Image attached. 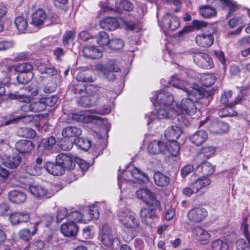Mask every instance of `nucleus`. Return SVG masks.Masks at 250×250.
Returning <instances> with one entry per match:
<instances>
[{"instance_id":"nucleus-1","label":"nucleus","mask_w":250,"mask_h":250,"mask_svg":"<svg viewBox=\"0 0 250 250\" xmlns=\"http://www.w3.org/2000/svg\"><path fill=\"white\" fill-rule=\"evenodd\" d=\"M99 239L105 247L112 250L120 247V241L115 230L107 224H104L99 229Z\"/></svg>"},{"instance_id":"nucleus-2","label":"nucleus","mask_w":250,"mask_h":250,"mask_svg":"<svg viewBox=\"0 0 250 250\" xmlns=\"http://www.w3.org/2000/svg\"><path fill=\"white\" fill-rule=\"evenodd\" d=\"M118 215L119 222L127 229H136L140 225L137 215L127 208L119 210Z\"/></svg>"},{"instance_id":"nucleus-3","label":"nucleus","mask_w":250,"mask_h":250,"mask_svg":"<svg viewBox=\"0 0 250 250\" xmlns=\"http://www.w3.org/2000/svg\"><path fill=\"white\" fill-rule=\"evenodd\" d=\"M160 107L157 112V114L152 112L146 116L147 119V125H149L155 118L164 119L166 118L173 119L179 115V112L176 110L171 108L170 106L164 107L160 105Z\"/></svg>"},{"instance_id":"nucleus-4","label":"nucleus","mask_w":250,"mask_h":250,"mask_svg":"<svg viewBox=\"0 0 250 250\" xmlns=\"http://www.w3.org/2000/svg\"><path fill=\"white\" fill-rule=\"evenodd\" d=\"M216 29L212 25L208 26V30L204 31V33L197 35L195 37L197 44L203 47H208L214 42V35L216 33Z\"/></svg>"},{"instance_id":"nucleus-5","label":"nucleus","mask_w":250,"mask_h":250,"mask_svg":"<svg viewBox=\"0 0 250 250\" xmlns=\"http://www.w3.org/2000/svg\"><path fill=\"white\" fill-rule=\"evenodd\" d=\"M177 111L180 113H185L189 115H194L197 111L195 102L188 97L183 98L180 103L176 104Z\"/></svg>"},{"instance_id":"nucleus-6","label":"nucleus","mask_w":250,"mask_h":250,"mask_svg":"<svg viewBox=\"0 0 250 250\" xmlns=\"http://www.w3.org/2000/svg\"><path fill=\"white\" fill-rule=\"evenodd\" d=\"M150 100L153 104L156 101L159 105L164 107L171 106L174 102L173 96L165 90L156 92L154 96L150 98Z\"/></svg>"},{"instance_id":"nucleus-7","label":"nucleus","mask_w":250,"mask_h":250,"mask_svg":"<svg viewBox=\"0 0 250 250\" xmlns=\"http://www.w3.org/2000/svg\"><path fill=\"white\" fill-rule=\"evenodd\" d=\"M147 208H143L140 211V216L145 220L148 222L149 219H153L156 217L157 209L161 210L160 202L158 200H154L150 204H146Z\"/></svg>"},{"instance_id":"nucleus-8","label":"nucleus","mask_w":250,"mask_h":250,"mask_svg":"<svg viewBox=\"0 0 250 250\" xmlns=\"http://www.w3.org/2000/svg\"><path fill=\"white\" fill-rule=\"evenodd\" d=\"M193 59L194 62L201 68L208 69L213 66L212 58L205 53L193 52Z\"/></svg>"},{"instance_id":"nucleus-9","label":"nucleus","mask_w":250,"mask_h":250,"mask_svg":"<svg viewBox=\"0 0 250 250\" xmlns=\"http://www.w3.org/2000/svg\"><path fill=\"white\" fill-rule=\"evenodd\" d=\"M245 101L246 98L244 97H237L234 102H230L228 104H225V106L218 111L219 116L221 117H224L237 115V112L235 110V104L238 103L242 104H246Z\"/></svg>"},{"instance_id":"nucleus-10","label":"nucleus","mask_w":250,"mask_h":250,"mask_svg":"<svg viewBox=\"0 0 250 250\" xmlns=\"http://www.w3.org/2000/svg\"><path fill=\"white\" fill-rule=\"evenodd\" d=\"M28 188L31 194L40 199L49 198L53 195L51 190L39 184L30 185Z\"/></svg>"},{"instance_id":"nucleus-11","label":"nucleus","mask_w":250,"mask_h":250,"mask_svg":"<svg viewBox=\"0 0 250 250\" xmlns=\"http://www.w3.org/2000/svg\"><path fill=\"white\" fill-rule=\"evenodd\" d=\"M147 150L151 154H164L167 150V144L161 140H154L149 143Z\"/></svg>"},{"instance_id":"nucleus-12","label":"nucleus","mask_w":250,"mask_h":250,"mask_svg":"<svg viewBox=\"0 0 250 250\" xmlns=\"http://www.w3.org/2000/svg\"><path fill=\"white\" fill-rule=\"evenodd\" d=\"M180 26V22L177 17L167 13L163 18L162 26L167 30L174 31Z\"/></svg>"},{"instance_id":"nucleus-13","label":"nucleus","mask_w":250,"mask_h":250,"mask_svg":"<svg viewBox=\"0 0 250 250\" xmlns=\"http://www.w3.org/2000/svg\"><path fill=\"white\" fill-rule=\"evenodd\" d=\"M35 147V145L30 140H20L16 142L15 144V148L19 154L23 156L29 155Z\"/></svg>"},{"instance_id":"nucleus-14","label":"nucleus","mask_w":250,"mask_h":250,"mask_svg":"<svg viewBox=\"0 0 250 250\" xmlns=\"http://www.w3.org/2000/svg\"><path fill=\"white\" fill-rule=\"evenodd\" d=\"M208 215L206 209L203 208H195L191 209L188 213V219L195 223H198L204 220Z\"/></svg>"},{"instance_id":"nucleus-15","label":"nucleus","mask_w":250,"mask_h":250,"mask_svg":"<svg viewBox=\"0 0 250 250\" xmlns=\"http://www.w3.org/2000/svg\"><path fill=\"white\" fill-rule=\"evenodd\" d=\"M77 157L72 155H67L63 153L59 154L56 157V162L58 164H61L63 168L68 169H73L75 167V159Z\"/></svg>"},{"instance_id":"nucleus-16","label":"nucleus","mask_w":250,"mask_h":250,"mask_svg":"<svg viewBox=\"0 0 250 250\" xmlns=\"http://www.w3.org/2000/svg\"><path fill=\"white\" fill-rule=\"evenodd\" d=\"M211 25L207 22L199 20H193L191 22V24L186 26L181 31L179 32L180 35H183L185 33L193 32L195 30H202L205 28V31L208 30V26Z\"/></svg>"},{"instance_id":"nucleus-17","label":"nucleus","mask_w":250,"mask_h":250,"mask_svg":"<svg viewBox=\"0 0 250 250\" xmlns=\"http://www.w3.org/2000/svg\"><path fill=\"white\" fill-rule=\"evenodd\" d=\"M248 228V225L244 222L242 229L247 242L243 239H239L236 242V250H250V234Z\"/></svg>"},{"instance_id":"nucleus-18","label":"nucleus","mask_w":250,"mask_h":250,"mask_svg":"<svg viewBox=\"0 0 250 250\" xmlns=\"http://www.w3.org/2000/svg\"><path fill=\"white\" fill-rule=\"evenodd\" d=\"M136 197L146 204H150L154 200H157L154 194L147 188H142L136 191Z\"/></svg>"},{"instance_id":"nucleus-19","label":"nucleus","mask_w":250,"mask_h":250,"mask_svg":"<svg viewBox=\"0 0 250 250\" xmlns=\"http://www.w3.org/2000/svg\"><path fill=\"white\" fill-rule=\"evenodd\" d=\"M56 143L54 137L43 139L38 146V150L42 153L47 154L51 152Z\"/></svg>"},{"instance_id":"nucleus-20","label":"nucleus","mask_w":250,"mask_h":250,"mask_svg":"<svg viewBox=\"0 0 250 250\" xmlns=\"http://www.w3.org/2000/svg\"><path fill=\"white\" fill-rule=\"evenodd\" d=\"M62 232L66 236H75L78 231V227L76 223L72 221H67L61 225Z\"/></svg>"},{"instance_id":"nucleus-21","label":"nucleus","mask_w":250,"mask_h":250,"mask_svg":"<svg viewBox=\"0 0 250 250\" xmlns=\"http://www.w3.org/2000/svg\"><path fill=\"white\" fill-rule=\"evenodd\" d=\"M193 235L195 239L202 245L207 244L210 238V234L207 230L199 227L194 229Z\"/></svg>"},{"instance_id":"nucleus-22","label":"nucleus","mask_w":250,"mask_h":250,"mask_svg":"<svg viewBox=\"0 0 250 250\" xmlns=\"http://www.w3.org/2000/svg\"><path fill=\"white\" fill-rule=\"evenodd\" d=\"M47 16L45 12L42 9H40L32 14V22L34 26L42 27L46 21Z\"/></svg>"},{"instance_id":"nucleus-23","label":"nucleus","mask_w":250,"mask_h":250,"mask_svg":"<svg viewBox=\"0 0 250 250\" xmlns=\"http://www.w3.org/2000/svg\"><path fill=\"white\" fill-rule=\"evenodd\" d=\"M215 152V149L212 146H206L203 147L195 158V161L197 163H200L201 160L206 161L213 155Z\"/></svg>"},{"instance_id":"nucleus-24","label":"nucleus","mask_w":250,"mask_h":250,"mask_svg":"<svg viewBox=\"0 0 250 250\" xmlns=\"http://www.w3.org/2000/svg\"><path fill=\"white\" fill-rule=\"evenodd\" d=\"M182 131L177 126H171L167 127L165 132L166 138L168 142L176 141L182 134Z\"/></svg>"},{"instance_id":"nucleus-25","label":"nucleus","mask_w":250,"mask_h":250,"mask_svg":"<svg viewBox=\"0 0 250 250\" xmlns=\"http://www.w3.org/2000/svg\"><path fill=\"white\" fill-rule=\"evenodd\" d=\"M21 162V157L20 154H13L6 157L2 162L4 166L10 168H14L18 167Z\"/></svg>"},{"instance_id":"nucleus-26","label":"nucleus","mask_w":250,"mask_h":250,"mask_svg":"<svg viewBox=\"0 0 250 250\" xmlns=\"http://www.w3.org/2000/svg\"><path fill=\"white\" fill-rule=\"evenodd\" d=\"M97 68L101 70L103 76L109 81L113 80L115 78V76L114 74V72H118L121 70L119 67L112 65L104 67L102 65H99L97 66Z\"/></svg>"},{"instance_id":"nucleus-27","label":"nucleus","mask_w":250,"mask_h":250,"mask_svg":"<svg viewBox=\"0 0 250 250\" xmlns=\"http://www.w3.org/2000/svg\"><path fill=\"white\" fill-rule=\"evenodd\" d=\"M83 52L85 57L93 59L100 58L102 56L101 50L95 46H85L83 49Z\"/></svg>"},{"instance_id":"nucleus-28","label":"nucleus","mask_w":250,"mask_h":250,"mask_svg":"<svg viewBox=\"0 0 250 250\" xmlns=\"http://www.w3.org/2000/svg\"><path fill=\"white\" fill-rule=\"evenodd\" d=\"M229 129L228 124L221 121L213 122L210 127V131L216 134L226 133L229 131Z\"/></svg>"},{"instance_id":"nucleus-29","label":"nucleus","mask_w":250,"mask_h":250,"mask_svg":"<svg viewBox=\"0 0 250 250\" xmlns=\"http://www.w3.org/2000/svg\"><path fill=\"white\" fill-rule=\"evenodd\" d=\"M44 169L46 170L49 173L57 176L62 175L65 171L63 167L61 164H58L56 162V164H54L51 162H47L44 166Z\"/></svg>"},{"instance_id":"nucleus-30","label":"nucleus","mask_w":250,"mask_h":250,"mask_svg":"<svg viewBox=\"0 0 250 250\" xmlns=\"http://www.w3.org/2000/svg\"><path fill=\"white\" fill-rule=\"evenodd\" d=\"M119 25V22L116 18L112 17H107L100 22L101 28L108 30H114Z\"/></svg>"},{"instance_id":"nucleus-31","label":"nucleus","mask_w":250,"mask_h":250,"mask_svg":"<svg viewBox=\"0 0 250 250\" xmlns=\"http://www.w3.org/2000/svg\"><path fill=\"white\" fill-rule=\"evenodd\" d=\"M90 89L92 93L93 94L94 93V97L96 95L97 96H99V99L102 95L103 96H104L109 100L115 97V94L113 91L105 90L101 87H98L96 85H91L90 86Z\"/></svg>"},{"instance_id":"nucleus-32","label":"nucleus","mask_w":250,"mask_h":250,"mask_svg":"<svg viewBox=\"0 0 250 250\" xmlns=\"http://www.w3.org/2000/svg\"><path fill=\"white\" fill-rule=\"evenodd\" d=\"M207 139V133L204 130L197 131L189 138L190 141L197 146L202 145Z\"/></svg>"},{"instance_id":"nucleus-33","label":"nucleus","mask_w":250,"mask_h":250,"mask_svg":"<svg viewBox=\"0 0 250 250\" xmlns=\"http://www.w3.org/2000/svg\"><path fill=\"white\" fill-rule=\"evenodd\" d=\"M8 197L10 201L15 204H21L26 199V194L22 191L13 190L8 193Z\"/></svg>"},{"instance_id":"nucleus-34","label":"nucleus","mask_w":250,"mask_h":250,"mask_svg":"<svg viewBox=\"0 0 250 250\" xmlns=\"http://www.w3.org/2000/svg\"><path fill=\"white\" fill-rule=\"evenodd\" d=\"M200 165L197 167L195 171H198L203 175H210L214 172V167L210 163L205 161L201 160Z\"/></svg>"},{"instance_id":"nucleus-35","label":"nucleus","mask_w":250,"mask_h":250,"mask_svg":"<svg viewBox=\"0 0 250 250\" xmlns=\"http://www.w3.org/2000/svg\"><path fill=\"white\" fill-rule=\"evenodd\" d=\"M90 92L91 95L90 96H85L82 97L78 101V103L81 106L83 107H90L93 105L95 103L94 100L96 101L99 100V96H97V95H95L94 97V94L92 93L91 91L90 87L89 88Z\"/></svg>"},{"instance_id":"nucleus-36","label":"nucleus","mask_w":250,"mask_h":250,"mask_svg":"<svg viewBox=\"0 0 250 250\" xmlns=\"http://www.w3.org/2000/svg\"><path fill=\"white\" fill-rule=\"evenodd\" d=\"M82 130L77 127L68 126L64 127L62 132L63 137L64 138L78 137L82 134Z\"/></svg>"},{"instance_id":"nucleus-37","label":"nucleus","mask_w":250,"mask_h":250,"mask_svg":"<svg viewBox=\"0 0 250 250\" xmlns=\"http://www.w3.org/2000/svg\"><path fill=\"white\" fill-rule=\"evenodd\" d=\"M153 179L155 184L161 187H166L169 183V178L159 171L154 173Z\"/></svg>"},{"instance_id":"nucleus-38","label":"nucleus","mask_w":250,"mask_h":250,"mask_svg":"<svg viewBox=\"0 0 250 250\" xmlns=\"http://www.w3.org/2000/svg\"><path fill=\"white\" fill-rule=\"evenodd\" d=\"M131 175L136 180V182L146 183L149 181L147 175L136 167L132 169Z\"/></svg>"},{"instance_id":"nucleus-39","label":"nucleus","mask_w":250,"mask_h":250,"mask_svg":"<svg viewBox=\"0 0 250 250\" xmlns=\"http://www.w3.org/2000/svg\"><path fill=\"white\" fill-rule=\"evenodd\" d=\"M186 93L187 94L188 97L192 99L195 103L197 102L198 100L202 99L205 96V93L203 89L193 87H192L189 90L187 89Z\"/></svg>"},{"instance_id":"nucleus-40","label":"nucleus","mask_w":250,"mask_h":250,"mask_svg":"<svg viewBox=\"0 0 250 250\" xmlns=\"http://www.w3.org/2000/svg\"><path fill=\"white\" fill-rule=\"evenodd\" d=\"M116 11L120 13L123 10L130 11L133 9V4L127 0H116Z\"/></svg>"},{"instance_id":"nucleus-41","label":"nucleus","mask_w":250,"mask_h":250,"mask_svg":"<svg viewBox=\"0 0 250 250\" xmlns=\"http://www.w3.org/2000/svg\"><path fill=\"white\" fill-rule=\"evenodd\" d=\"M76 79L82 82H92L94 81V78L92 76V71H83L78 73Z\"/></svg>"},{"instance_id":"nucleus-42","label":"nucleus","mask_w":250,"mask_h":250,"mask_svg":"<svg viewBox=\"0 0 250 250\" xmlns=\"http://www.w3.org/2000/svg\"><path fill=\"white\" fill-rule=\"evenodd\" d=\"M15 25L20 33H23L27 28L28 23L23 17L19 16L15 20Z\"/></svg>"},{"instance_id":"nucleus-43","label":"nucleus","mask_w":250,"mask_h":250,"mask_svg":"<svg viewBox=\"0 0 250 250\" xmlns=\"http://www.w3.org/2000/svg\"><path fill=\"white\" fill-rule=\"evenodd\" d=\"M72 118L80 122L85 123H90L92 121V116L89 115L87 112H81L80 113L73 115Z\"/></svg>"},{"instance_id":"nucleus-44","label":"nucleus","mask_w":250,"mask_h":250,"mask_svg":"<svg viewBox=\"0 0 250 250\" xmlns=\"http://www.w3.org/2000/svg\"><path fill=\"white\" fill-rule=\"evenodd\" d=\"M216 80V76L210 74H204L201 77L202 83L206 87L212 85Z\"/></svg>"},{"instance_id":"nucleus-45","label":"nucleus","mask_w":250,"mask_h":250,"mask_svg":"<svg viewBox=\"0 0 250 250\" xmlns=\"http://www.w3.org/2000/svg\"><path fill=\"white\" fill-rule=\"evenodd\" d=\"M110 41L109 35L104 31L99 32L96 37L97 43L101 46L108 45Z\"/></svg>"},{"instance_id":"nucleus-46","label":"nucleus","mask_w":250,"mask_h":250,"mask_svg":"<svg viewBox=\"0 0 250 250\" xmlns=\"http://www.w3.org/2000/svg\"><path fill=\"white\" fill-rule=\"evenodd\" d=\"M75 143L79 148L85 151L89 149L91 145L90 141L87 138H77Z\"/></svg>"},{"instance_id":"nucleus-47","label":"nucleus","mask_w":250,"mask_h":250,"mask_svg":"<svg viewBox=\"0 0 250 250\" xmlns=\"http://www.w3.org/2000/svg\"><path fill=\"white\" fill-rule=\"evenodd\" d=\"M8 97L12 100H18L21 102L29 103L31 102V97L25 95L24 94H20L18 92L14 93H9Z\"/></svg>"},{"instance_id":"nucleus-48","label":"nucleus","mask_w":250,"mask_h":250,"mask_svg":"<svg viewBox=\"0 0 250 250\" xmlns=\"http://www.w3.org/2000/svg\"><path fill=\"white\" fill-rule=\"evenodd\" d=\"M212 250H229L228 243L221 239H216L211 243Z\"/></svg>"},{"instance_id":"nucleus-49","label":"nucleus","mask_w":250,"mask_h":250,"mask_svg":"<svg viewBox=\"0 0 250 250\" xmlns=\"http://www.w3.org/2000/svg\"><path fill=\"white\" fill-rule=\"evenodd\" d=\"M33 68L31 63L28 62H23L17 65L15 67V71L21 73L26 74L31 72Z\"/></svg>"},{"instance_id":"nucleus-50","label":"nucleus","mask_w":250,"mask_h":250,"mask_svg":"<svg viewBox=\"0 0 250 250\" xmlns=\"http://www.w3.org/2000/svg\"><path fill=\"white\" fill-rule=\"evenodd\" d=\"M180 149L179 144L176 141L168 142L167 152H169L171 155L177 156L179 154Z\"/></svg>"},{"instance_id":"nucleus-51","label":"nucleus","mask_w":250,"mask_h":250,"mask_svg":"<svg viewBox=\"0 0 250 250\" xmlns=\"http://www.w3.org/2000/svg\"><path fill=\"white\" fill-rule=\"evenodd\" d=\"M169 83L173 87L182 90L184 92H186L187 91V87L184 84L185 83V82L183 80H179L176 76L171 77Z\"/></svg>"},{"instance_id":"nucleus-52","label":"nucleus","mask_w":250,"mask_h":250,"mask_svg":"<svg viewBox=\"0 0 250 250\" xmlns=\"http://www.w3.org/2000/svg\"><path fill=\"white\" fill-rule=\"evenodd\" d=\"M39 223H37V224H35L34 225V230L33 231H31L28 229H24L21 230L19 232L20 237L23 240H28L34 234L36 233L37 230V225Z\"/></svg>"},{"instance_id":"nucleus-53","label":"nucleus","mask_w":250,"mask_h":250,"mask_svg":"<svg viewBox=\"0 0 250 250\" xmlns=\"http://www.w3.org/2000/svg\"><path fill=\"white\" fill-rule=\"evenodd\" d=\"M31 112H39L45 110V106L42 99L30 103Z\"/></svg>"},{"instance_id":"nucleus-54","label":"nucleus","mask_w":250,"mask_h":250,"mask_svg":"<svg viewBox=\"0 0 250 250\" xmlns=\"http://www.w3.org/2000/svg\"><path fill=\"white\" fill-rule=\"evenodd\" d=\"M200 13L205 18H210L215 15L216 10L208 5H205L200 8Z\"/></svg>"},{"instance_id":"nucleus-55","label":"nucleus","mask_w":250,"mask_h":250,"mask_svg":"<svg viewBox=\"0 0 250 250\" xmlns=\"http://www.w3.org/2000/svg\"><path fill=\"white\" fill-rule=\"evenodd\" d=\"M42 168L36 165H30L27 166L25 170L31 175L37 176L42 173Z\"/></svg>"},{"instance_id":"nucleus-56","label":"nucleus","mask_w":250,"mask_h":250,"mask_svg":"<svg viewBox=\"0 0 250 250\" xmlns=\"http://www.w3.org/2000/svg\"><path fill=\"white\" fill-rule=\"evenodd\" d=\"M124 46L123 41L120 39H114L110 40L108 47L113 50H119L122 49Z\"/></svg>"},{"instance_id":"nucleus-57","label":"nucleus","mask_w":250,"mask_h":250,"mask_svg":"<svg viewBox=\"0 0 250 250\" xmlns=\"http://www.w3.org/2000/svg\"><path fill=\"white\" fill-rule=\"evenodd\" d=\"M67 220L69 221L82 223V213L78 211L70 212L67 216Z\"/></svg>"},{"instance_id":"nucleus-58","label":"nucleus","mask_w":250,"mask_h":250,"mask_svg":"<svg viewBox=\"0 0 250 250\" xmlns=\"http://www.w3.org/2000/svg\"><path fill=\"white\" fill-rule=\"evenodd\" d=\"M15 42L13 41H2L0 42V51H5L13 48Z\"/></svg>"},{"instance_id":"nucleus-59","label":"nucleus","mask_w":250,"mask_h":250,"mask_svg":"<svg viewBox=\"0 0 250 250\" xmlns=\"http://www.w3.org/2000/svg\"><path fill=\"white\" fill-rule=\"evenodd\" d=\"M42 99L46 108L47 106L50 107L55 106L58 101V97L56 95H53Z\"/></svg>"},{"instance_id":"nucleus-60","label":"nucleus","mask_w":250,"mask_h":250,"mask_svg":"<svg viewBox=\"0 0 250 250\" xmlns=\"http://www.w3.org/2000/svg\"><path fill=\"white\" fill-rule=\"evenodd\" d=\"M38 69L42 74H47L50 76H54L57 74V71L54 67H48L46 66H38Z\"/></svg>"},{"instance_id":"nucleus-61","label":"nucleus","mask_w":250,"mask_h":250,"mask_svg":"<svg viewBox=\"0 0 250 250\" xmlns=\"http://www.w3.org/2000/svg\"><path fill=\"white\" fill-rule=\"evenodd\" d=\"M75 38V33L71 31H67L63 36L62 41L64 45H67L73 42Z\"/></svg>"},{"instance_id":"nucleus-62","label":"nucleus","mask_w":250,"mask_h":250,"mask_svg":"<svg viewBox=\"0 0 250 250\" xmlns=\"http://www.w3.org/2000/svg\"><path fill=\"white\" fill-rule=\"evenodd\" d=\"M10 81L9 74H7V77L1 81H0V96H2L5 94L6 92L5 86H7Z\"/></svg>"},{"instance_id":"nucleus-63","label":"nucleus","mask_w":250,"mask_h":250,"mask_svg":"<svg viewBox=\"0 0 250 250\" xmlns=\"http://www.w3.org/2000/svg\"><path fill=\"white\" fill-rule=\"evenodd\" d=\"M68 210L67 208L64 207L60 208L57 211V220L58 222H61L66 217H67Z\"/></svg>"},{"instance_id":"nucleus-64","label":"nucleus","mask_w":250,"mask_h":250,"mask_svg":"<svg viewBox=\"0 0 250 250\" xmlns=\"http://www.w3.org/2000/svg\"><path fill=\"white\" fill-rule=\"evenodd\" d=\"M6 237L5 231L0 229V250H9L8 246L3 244L5 242Z\"/></svg>"}]
</instances>
